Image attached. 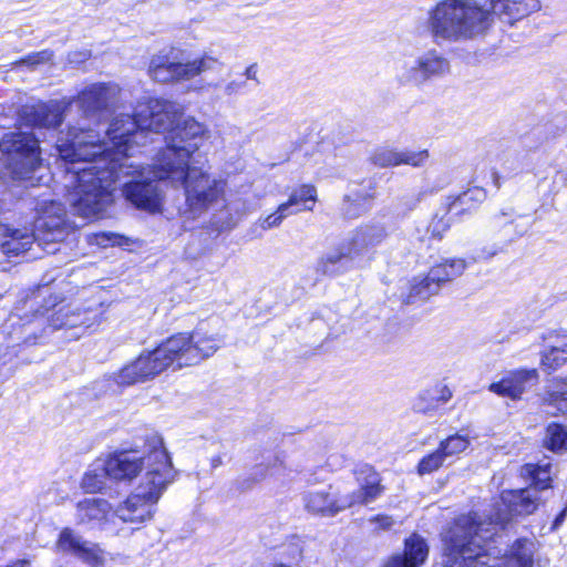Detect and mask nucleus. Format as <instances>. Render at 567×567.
<instances>
[{
	"instance_id": "72a5a7b5",
	"label": "nucleus",
	"mask_w": 567,
	"mask_h": 567,
	"mask_svg": "<svg viewBox=\"0 0 567 567\" xmlns=\"http://www.w3.org/2000/svg\"><path fill=\"white\" fill-rule=\"evenodd\" d=\"M441 287L435 280L430 279V272L423 278H414L410 292L404 299L406 303L426 301L430 297L439 293Z\"/></svg>"
},
{
	"instance_id": "ddd939ff",
	"label": "nucleus",
	"mask_w": 567,
	"mask_h": 567,
	"mask_svg": "<svg viewBox=\"0 0 567 567\" xmlns=\"http://www.w3.org/2000/svg\"><path fill=\"white\" fill-rule=\"evenodd\" d=\"M163 439L158 435H154L151 437L147 452H138L136 450H124L117 451L111 454L105 460V472L109 475V478L116 482H132L137 475L144 471L146 473L148 466V455L151 451L154 449V440ZM164 445V442H162Z\"/></svg>"
},
{
	"instance_id": "de8ad7c7",
	"label": "nucleus",
	"mask_w": 567,
	"mask_h": 567,
	"mask_svg": "<svg viewBox=\"0 0 567 567\" xmlns=\"http://www.w3.org/2000/svg\"><path fill=\"white\" fill-rule=\"evenodd\" d=\"M282 223V219L280 218V215H278L276 212L268 215L265 218L259 219V225L264 230L278 227Z\"/></svg>"
},
{
	"instance_id": "a211bd4d",
	"label": "nucleus",
	"mask_w": 567,
	"mask_h": 567,
	"mask_svg": "<svg viewBox=\"0 0 567 567\" xmlns=\"http://www.w3.org/2000/svg\"><path fill=\"white\" fill-rule=\"evenodd\" d=\"M63 121V106L58 102L24 105L19 111L21 125L39 128H55Z\"/></svg>"
},
{
	"instance_id": "6ab92c4d",
	"label": "nucleus",
	"mask_w": 567,
	"mask_h": 567,
	"mask_svg": "<svg viewBox=\"0 0 567 567\" xmlns=\"http://www.w3.org/2000/svg\"><path fill=\"white\" fill-rule=\"evenodd\" d=\"M538 381L536 369H520L508 372L501 381L489 384L488 390L512 400H517Z\"/></svg>"
},
{
	"instance_id": "f704fd0d",
	"label": "nucleus",
	"mask_w": 567,
	"mask_h": 567,
	"mask_svg": "<svg viewBox=\"0 0 567 567\" xmlns=\"http://www.w3.org/2000/svg\"><path fill=\"white\" fill-rule=\"evenodd\" d=\"M544 404L553 406L557 412L567 413V378L554 380L547 388Z\"/></svg>"
},
{
	"instance_id": "ea45409f",
	"label": "nucleus",
	"mask_w": 567,
	"mask_h": 567,
	"mask_svg": "<svg viewBox=\"0 0 567 567\" xmlns=\"http://www.w3.org/2000/svg\"><path fill=\"white\" fill-rule=\"evenodd\" d=\"M454 218L456 217L452 216L451 213H445L443 210L442 202L440 208L434 214L432 220L427 226V231L432 235V237L441 239L444 233H446L450 229Z\"/></svg>"
},
{
	"instance_id": "13d9d810",
	"label": "nucleus",
	"mask_w": 567,
	"mask_h": 567,
	"mask_svg": "<svg viewBox=\"0 0 567 567\" xmlns=\"http://www.w3.org/2000/svg\"><path fill=\"white\" fill-rule=\"evenodd\" d=\"M333 458H334L333 456H330V457L328 458V465H330V466H332V465H333Z\"/></svg>"
},
{
	"instance_id": "4c0bfd02",
	"label": "nucleus",
	"mask_w": 567,
	"mask_h": 567,
	"mask_svg": "<svg viewBox=\"0 0 567 567\" xmlns=\"http://www.w3.org/2000/svg\"><path fill=\"white\" fill-rule=\"evenodd\" d=\"M526 472L532 476V486L535 492L544 491L550 487L551 482V465H527Z\"/></svg>"
},
{
	"instance_id": "f03ea898",
	"label": "nucleus",
	"mask_w": 567,
	"mask_h": 567,
	"mask_svg": "<svg viewBox=\"0 0 567 567\" xmlns=\"http://www.w3.org/2000/svg\"><path fill=\"white\" fill-rule=\"evenodd\" d=\"M540 8V0H491L489 8L478 0H442L429 10L426 30L437 45L463 43L485 35L495 14L513 25Z\"/></svg>"
},
{
	"instance_id": "412c9836",
	"label": "nucleus",
	"mask_w": 567,
	"mask_h": 567,
	"mask_svg": "<svg viewBox=\"0 0 567 567\" xmlns=\"http://www.w3.org/2000/svg\"><path fill=\"white\" fill-rule=\"evenodd\" d=\"M429 158L427 150H396L390 147H379L371 155V162L381 168L399 165H410L412 167H422Z\"/></svg>"
},
{
	"instance_id": "3c124183",
	"label": "nucleus",
	"mask_w": 567,
	"mask_h": 567,
	"mask_svg": "<svg viewBox=\"0 0 567 567\" xmlns=\"http://www.w3.org/2000/svg\"><path fill=\"white\" fill-rule=\"evenodd\" d=\"M566 517H567V502H566L564 509H561L560 513L555 517V519L551 524L550 530L551 532L557 530L564 524Z\"/></svg>"
},
{
	"instance_id": "8fccbe9b",
	"label": "nucleus",
	"mask_w": 567,
	"mask_h": 567,
	"mask_svg": "<svg viewBox=\"0 0 567 567\" xmlns=\"http://www.w3.org/2000/svg\"><path fill=\"white\" fill-rule=\"evenodd\" d=\"M246 85V81L233 80L226 84L224 91L226 95H233L240 92Z\"/></svg>"
},
{
	"instance_id": "b1692460",
	"label": "nucleus",
	"mask_w": 567,
	"mask_h": 567,
	"mask_svg": "<svg viewBox=\"0 0 567 567\" xmlns=\"http://www.w3.org/2000/svg\"><path fill=\"white\" fill-rule=\"evenodd\" d=\"M111 512L112 506L106 499L87 497L76 503L75 523L94 528L105 523Z\"/></svg>"
},
{
	"instance_id": "dca6fc26",
	"label": "nucleus",
	"mask_w": 567,
	"mask_h": 567,
	"mask_svg": "<svg viewBox=\"0 0 567 567\" xmlns=\"http://www.w3.org/2000/svg\"><path fill=\"white\" fill-rule=\"evenodd\" d=\"M55 546L59 553L72 555L92 567H97L103 561L100 547L70 527L60 532Z\"/></svg>"
},
{
	"instance_id": "5701e85b",
	"label": "nucleus",
	"mask_w": 567,
	"mask_h": 567,
	"mask_svg": "<svg viewBox=\"0 0 567 567\" xmlns=\"http://www.w3.org/2000/svg\"><path fill=\"white\" fill-rule=\"evenodd\" d=\"M487 193L483 187H471L457 195H449L443 199V210L456 218H462L475 212L486 199Z\"/></svg>"
},
{
	"instance_id": "423d86ee",
	"label": "nucleus",
	"mask_w": 567,
	"mask_h": 567,
	"mask_svg": "<svg viewBox=\"0 0 567 567\" xmlns=\"http://www.w3.org/2000/svg\"><path fill=\"white\" fill-rule=\"evenodd\" d=\"M208 136L209 132L204 124L193 117L181 122L179 117L169 135L165 136V148L154 159V175L181 179L184 165L189 163L193 154Z\"/></svg>"
},
{
	"instance_id": "6e6d98bb",
	"label": "nucleus",
	"mask_w": 567,
	"mask_h": 567,
	"mask_svg": "<svg viewBox=\"0 0 567 567\" xmlns=\"http://www.w3.org/2000/svg\"><path fill=\"white\" fill-rule=\"evenodd\" d=\"M493 177H494V181H495V186H496V188H499L497 174H496V173H493Z\"/></svg>"
},
{
	"instance_id": "a18cd8bd",
	"label": "nucleus",
	"mask_w": 567,
	"mask_h": 567,
	"mask_svg": "<svg viewBox=\"0 0 567 567\" xmlns=\"http://www.w3.org/2000/svg\"><path fill=\"white\" fill-rule=\"evenodd\" d=\"M282 464H284L282 457L280 455H275L274 463H269L267 465H264V464L256 465L251 473L252 483H257V482L264 480L267 476L268 471L270 468L281 466Z\"/></svg>"
},
{
	"instance_id": "39448f33",
	"label": "nucleus",
	"mask_w": 567,
	"mask_h": 567,
	"mask_svg": "<svg viewBox=\"0 0 567 567\" xmlns=\"http://www.w3.org/2000/svg\"><path fill=\"white\" fill-rule=\"evenodd\" d=\"M154 443L146 473L134 492L114 509V515L124 523L141 525L151 520L158 499L175 478L168 452L159 439H155Z\"/></svg>"
},
{
	"instance_id": "603ef678",
	"label": "nucleus",
	"mask_w": 567,
	"mask_h": 567,
	"mask_svg": "<svg viewBox=\"0 0 567 567\" xmlns=\"http://www.w3.org/2000/svg\"><path fill=\"white\" fill-rule=\"evenodd\" d=\"M554 344L567 355V334L558 336Z\"/></svg>"
},
{
	"instance_id": "864d4df0",
	"label": "nucleus",
	"mask_w": 567,
	"mask_h": 567,
	"mask_svg": "<svg viewBox=\"0 0 567 567\" xmlns=\"http://www.w3.org/2000/svg\"><path fill=\"white\" fill-rule=\"evenodd\" d=\"M245 75L247 79L249 80H255L257 81V66L256 64H251L249 65L246 71H245Z\"/></svg>"
},
{
	"instance_id": "4468645a",
	"label": "nucleus",
	"mask_w": 567,
	"mask_h": 567,
	"mask_svg": "<svg viewBox=\"0 0 567 567\" xmlns=\"http://www.w3.org/2000/svg\"><path fill=\"white\" fill-rule=\"evenodd\" d=\"M178 342V367L196 365L212 357L221 346L223 339L218 334L207 336L200 329L192 333H177L173 336Z\"/></svg>"
},
{
	"instance_id": "a878e982",
	"label": "nucleus",
	"mask_w": 567,
	"mask_h": 567,
	"mask_svg": "<svg viewBox=\"0 0 567 567\" xmlns=\"http://www.w3.org/2000/svg\"><path fill=\"white\" fill-rule=\"evenodd\" d=\"M38 238L32 229L8 228L0 243V251L8 258L24 256L28 254Z\"/></svg>"
},
{
	"instance_id": "aec40b11",
	"label": "nucleus",
	"mask_w": 567,
	"mask_h": 567,
	"mask_svg": "<svg viewBox=\"0 0 567 567\" xmlns=\"http://www.w3.org/2000/svg\"><path fill=\"white\" fill-rule=\"evenodd\" d=\"M332 487L326 489L308 491L302 495L305 509L312 515L334 516L349 506L346 496L337 497L331 493Z\"/></svg>"
},
{
	"instance_id": "7c9ffc66",
	"label": "nucleus",
	"mask_w": 567,
	"mask_h": 567,
	"mask_svg": "<svg viewBox=\"0 0 567 567\" xmlns=\"http://www.w3.org/2000/svg\"><path fill=\"white\" fill-rule=\"evenodd\" d=\"M466 269V262L462 258H451L434 265L430 269V279L435 280L440 287L445 282L460 277Z\"/></svg>"
},
{
	"instance_id": "f257e3e1",
	"label": "nucleus",
	"mask_w": 567,
	"mask_h": 567,
	"mask_svg": "<svg viewBox=\"0 0 567 567\" xmlns=\"http://www.w3.org/2000/svg\"><path fill=\"white\" fill-rule=\"evenodd\" d=\"M56 151L65 162L66 200L73 214L91 218L113 202L112 193L122 184L125 199L137 209L156 213L162 207V190L154 169L130 162L127 155L101 141L92 128L70 127L56 141Z\"/></svg>"
},
{
	"instance_id": "4d7b16f0",
	"label": "nucleus",
	"mask_w": 567,
	"mask_h": 567,
	"mask_svg": "<svg viewBox=\"0 0 567 567\" xmlns=\"http://www.w3.org/2000/svg\"><path fill=\"white\" fill-rule=\"evenodd\" d=\"M432 403H436L435 401H431L430 399L424 400V405H431Z\"/></svg>"
},
{
	"instance_id": "37998d69",
	"label": "nucleus",
	"mask_w": 567,
	"mask_h": 567,
	"mask_svg": "<svg viewBox=\"0 0 567 567\" xmlns=\"http://www.w3.org/2000/svg\"><path fill=\"white\" fill-rule=\"evenodd\" d=\"M289 197H296L295 205L296 207H301L302 204H306L308 200L312 203L317 199V189L312 185H302L298 189H295Z\"/></svg>"
},
{
	"instance_id": "473e14b6",
	"label": "nucleus",
	"mask_w": 567,
	"mask_h": 567,
	"mask_svg": "<svg viewBox=\"0 0 567 567\" xmlns=\"http://www.w3.org/2000/svg\"><path fill=\"white\" fill-rule=\"evenodd\" d=\"M535 551L536 544L533 539L518 538L513 543L506 556L515 567H533Z\"/></svg>"
},
{
	"instance_id": "c03bdc74",
	"label": "nucleus",
	"mask_w": 567,
	"mask_h": 567,
	"mask_svg": "<svg viewBox=\"0 0 567 567\" xmlns=\"http://www.w3.org/2000/svg\"><path fill=\"white\" fill-rule=\"evenodd\" d=\"M53 53L50 50L33 52L25 58L21 59L18 63L28 66H37L39 64L48 63L51 61Z\"/></svg>"
},
{
	"instance_id": "20e7f679",
	"label": "nucleus",
	"mask_w": 567,
	"mask_h": 567,
	"mask_svg": "<svg viewBox=\"0 0 567 567\" xmlns=\"http://www.w3.org/2000/svg\"><path fill=\"white\" fill-rule=\"evenodd\" d=\"M181 116L177 104L154 99L140 104L134 115L116 116L105 133L111 146L127 155L135 146L145 145L150 133L169 134Z\"/></svg>"
},
{
	"instance_id": "2f4dec72",
	"label": "nucleus",
	"mask_w": 567,
	"mask_h": 567,
	"mask_svg": "<svg viewBox=\"0 0 567 567\" xmlns=\"http://www.w3.org/2000/svg\"><path fill=\"white\" fill-rule=\"evenodd\" d=\"M452 398L446 386L423 391L414 403V410L420 413L431 414Z\"/></svg>"
},
{
	"instance_id": "7ed1b4c3",
	"label": "nucleus",
	"mask_w": 567,
	"mask_h": 567,
	"mask_svg": "<svg viewBox=\"0 0 567 567\" xmlns=\"http://www.w3.org/2000/svg\"><path fill=\"white\" fill-rule=\"evenodd\" d=\"M43 298L39 292L28 295L20 300L2 326L9 354L18 355V348L34 346L44 337L48 329L78 328L85 324L81 313H70L62 308L49 319L48 308L42 307Z\"/></svg>"
},
{
	"instance_id": "e433bc0d",
	"label": "nucleus",
	"mask_w": 567,
	"mask_h": 567,
	"mask_svg": "<svg viewBox=\"0 0 567 567\" xmlns=\"http://www.w3.org/2000/svg\"><path fill=\"white\" fill-rule=\"evenodd\" d=\"M470 446V439L466 435L453 434L442 440L439 444V449L446 458L456 456L463 453Z\"/></svg>"
},
{
	"instance_id": "4be33fe9",
	"label": "nucleus",
	"mask_w": 567,
	"mask_h": 567,
	"mask_svg": "<svg viewBox=\"0 0 567 567\" xmlns=\"http://www.w3.org/2000/svg\"><path fill=\"white\" fill-rule=\"evenodd\" d=\"M355 258L349 244L342 243L319 258L316 270L323 276H339L354 266Z\"/></svg>"
},
{
	"instance_id": "9d476101",
	"label": "nucleus",
	"mask_w": 567,
	"mask_h": 567,
	"mask_svg": "<svg viewBox=\"0 0 567 567\" xmlns=\"http://www.w3.org/2000/svg\"><path fill=\"white\" fill-rule=\"evenodd\" d=\"M529 216L517 215L512 207L502 208L492 214L486 224V230L493 243L481 250V258L491 259L506 252L508 247L525 236L532 228Z\"/></svg>"
},
{
	"instance_id": "c9c22d12",
	"label": "nucleus",
	"mask_w": 567,
	"mask_h": 567,
	"mask_svg": "<svg viewBox=\"0 0 567 567\" xmlns=\"http://www.w3.org/2000/svg\"><path fill=\"white\" fill-rule=\"evenodd\" d=\"M544 444L553 452H567V429L560 424L550 423L546 429Z\"/></svg>"
},
{
	"instance_id": "c756f323",
	"label": "nucleus",
	"mask_w": 567,
	"mask_h": 567,
	"mask_svg": "<svg viewBox=\"0 0 567 567\" xmlns=\"http://www.w3.org/2000/svg\"><path fill=\"white\" fill-rule=\"evenodd\" d=\"M507 508L513 516H526L533 514L538 507L537 492L533 488L517 489L511 493L507 499Z\"/></svg>"
},
{
	"instance_id": "052dcab7",
	"label": "nucleus",
	"mask_w": 567,
	"mask_h": 567,
	"mask_svg": "<svg viewBox=\"0 0 567 567\" xmlns=\"http://www.w3.org/2000/svg\"><path fill=\"white\" fill-rule=\"evenodd\" d=\"M275 567H288V566H286V565H284V564H280V565H277V566H275Z\"/></svg>"
},
{
	"instance_id": "f8f14e48",
	"label": "nucleus",
	"mask_w": 567,
	"mask_h": 567,
	"mask_svg": "<svg viewBox=\"0 0 567 567\" xmlns=\"http://www.w3.org/2000/svg\"><path fill=\"white\" fill-rule=\"evenodd\" d=\"M219 62L212 56H203L198 60L181 63L171 60L167 55L152 58L148 72L157 82L168 83L189 80L204 71L215 69Z\"/></svg>"
},
{
	"instance_id": "a19ab883",
	"label": "nucleus",
	"mask_w": 567,
	"mask_h": 567,
	"mask_svg": "<svg viewBox=\"0 0 567 567\" xmlns=\"http://www.w3.org/2000/svg\"><path fill=\"white\" fill-rule=\"evenodd\" d=\"M446 463V458L437 447L435 451L424 455L417 464L416 472L419 475H427L439 471Z\"/></svg>"
},
{
	"instance_id": "f3484780",
	"label": "nucleus",
	"mask_w": 567,
	"mask_h": 567,
	"mask_svg": "<svg viewBox=\"0 0 567 567\" xmlns=\"http://www.w3.org/2000/svg\"><path fill=\"white\" fill-rule=\"evenodd\" d=\"M358 489L346 496L349 507L368 505L377 501L384 492L380 474L369 464H360L354 470Z\"/></svg>"
},
{
	"instance_id": "5fc2aeb1",
	"label": "nucleus",
	"mask_w": 567,
	"mask_h": 567,
	"mask_svg": "<svg viewBox=\"0 0 567 567\" xmlns=\"http://www.w3.org/2000/svg\"><path fill=\"white\" fill-rule=\"evenodd\" d=\"M221 465H223V457H221V455H214V456H212V458H210V467L213 470H215V468H217V467H219Z\"/></svg>"
},
{
	"instance_id": "bf43d9fd",
	"label": "nucleus",
	"mask_w": 567,
	"mask_h": 567,
	"mask_svg": "<svg viewBox=\"0 0 567 567\" xmlns=\"http://www.w3.org/2000/svg\"><path fill=\"white\" fill-rule=\"evenodd\" d=\"M56 250H58L56 248H53V249L48 250V251H49V252H56Z\"/></svg>"
},
{
	"instance_id": "0eeeda50",
	"label": "nucleus",
	"mask_w": 567,
	"mask_h": 567,
	"mask_svg": "<svg viewBox=\"0 0 567 567\" xmlns=\"http://www.w3.org/2000/svg\"><path fill=\"white\" fill-rule=\"evenodd\" d=\"M2 162L13 179L35 186L44 169L40 158L39 141L30 133L10 132L0 140Z\"/></svg>"
},
{
	"instance_id": "6e6552de",
	"label": "nucleus",
	"mask_w": 567,
	"mask_h": 567,
	"mask_svg": "<svg viewBox=\"0 0 567 567\" xmlns=\"http://www.w3.org/2000/svg\"><path fill=\"white\" fill-rule=\"evenodd\" d=\"M168 182L173 187H183L186 197L187 210L192 217H196L214 204L224 193L225 183L221 179L209 176L197 167L184 165L183 177L174 179L172 176H155Z\"/></svg>"
},
{
	"instance_id": "9b49d317",
	"label": "nucleus",
	"mask_w": 567,
	"mask_h": 567,
	"mask_svg": "<svg viewBox=\"0 0 567 567\" xmlns=\"http://www.w3.org/2000/svg\"><path fill=\"white\" fill-rule=\"evenodd\" d=\"M450 61L436 49H430L416 58L400 59L395 63V82L403 87H422L427 82L445 76Z\"/></svg>"
},
{
	"instance_id": "1a4fd4ad",
	"label": "nucleus",
	"mask_w": 567,
	"mask_h": 567,
	"mask_svg": "<svg viewBox=\"0 0 567 567\" xmlns=\"http://www.w3.org/2000/svg\"><path fill=\"white\" fill-rule=\"evenodd\" d=\"M177 346L178 342L172 336L154 350L141 353L136 360L120 370L115 375V382L120 385H131L154 379L171 367L174 370L181 369Z\"/></svg>"
},
{
	"instance_id": "2eb2a0df",
	"label": "nucleus",
	"mask_w": 567,
	"mask_h": 567,
	"mask_svg": "<svg viewBox=\"0 0 567 567\" xmlns=\"http://www.w3.org/2000/svg\"><path fill=\"white\" fill-rule=\"evenodd\" d=\"M35 228L39 231V241L43 240L48 246L62 241L68 234L66 210L63 204L56 200L42 202Z\"/></svg>"
},
{
	"instance_id": "c85d7f7f",
	"label": "nucleus",
	"mask_w": 567,
	"mask_h": 567,
	"mask_svg": "<svg viewBox=\"0 0 567 567\" xmlns=\"http://www.w3.org/2000/svg\"><path fill=\"white\" fill-rule=\"evenodd\" d=\"M373 194L365 189H352L344 195L341 214L346 219H355L368 213L372 207Z\"/></svg>"
},
{
	"instance_id": "58836bf2",
	"label": "nucleus",
	"mask_w": 567,
	"mask_h": 567,
	"mask_svg": "<svg viewBox=\"0 0 567 567\" xmlns=\"http://www.w3.org/2000/svg\"><path fill=\"white\" fill-rule=\"evenodd\" d=\"M109 475L105 472V463L102 467L89 470L82 478V487L89 493L101 492L106 486Z\"/></svg>"
},
{
	"instance_id": "bb28decb",
	"label": "nucleus",
	"mask_w": 567,
	"mask_h": 567,
	"mask_svg": "<svg viewBox=\"0 0 567 567\" xmlns=\"http://www.w3.org/2000/svg\"><path fill=\"white\" fill-rule=\"evenodd\" d=\"M427 554L426 542L420 535L413 534L405 540L404 554L393 556L385 567H419L425 561Z\"/></svg>"
},
{
	"instance_id": "393cba45",
	"label": "nucleus",
	"mask_w": 567,
	"mask_h": 567,
	"mask_svg": "<svg viewBox=\"0 0 567 567\" xmlns=\"http://www.w3.org/2000/svg\"><path fill=\"white\" fill-rule=\"evenodd\" d=\"M111 102V87L105 84H93L83 90L76 100L85 117H96L106 110Z\"/></svg>"
},
{
	"instance_id": "cd10ccee",
	"label": "nucleus",
	"mask_w": 567,
	"mask_h": 567,
	"mask_svg": "<svg viewBox=\"0 0 567 567\" xmlns=\"http://www.w3.org/2000/svg\"><path fill=\"white\" fill-rule=\"evenodd\" d=\"M385 237L386 231L383 226L364 225L355 229L348 244L355 256L359 257L370 247H374L382 243Z\"/></svg>"
},
{
	"instance_id": "09e8293b",
	"label": "nucleus",
	"mask_w": 567,
	"mask_h": 567,
	"mask_svg": "<svg viewBox=\"0 0 567 567\" xmlns=\"http://www.w3.org/2000/svg\"><path fill=\"white\" fill-rule=\"evenodd\" d=\"M371 523L378 524L379 529L389 530L394 526L393 517L389 515H377L370 519Z\"/></svg>"
},
{
	"instance_id": "79ce46f5",
	"label": "nucleus",
	"mask_w": 567,
	"mask_h": 567,
	"mask_svg": "<svg viewBox=\"0 0 567 567\" xmlns=\"http://www.w3.org/2000/svg\"><path fill=\"white\" fill-rule=\"evenodd\" d=\"M567 361V355L553 344L549 350L542 354V365L549 370H557Z\"/></svg>"
},
{
	"instance_id": "49530a36",
	"label": "nucleus",
	"mask_w": 567,
	"mask_h": 567,
	"mask_svg": "<svg viewBox=\"0 0 567 567\" xmlns=\"http://www.w3.org/2000/svg\"><path fill=\"white\" fill-rule=\"evenodd\" d=\"M296 197H289L286 203H282L278 206L276 213L280 215V218L284 220L290 215L297 214L301 210H312V206H303L296 207L295 203Z\"/></svg>"
}]
</instances>
